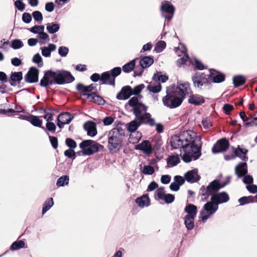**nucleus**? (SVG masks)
<instances>
[{"label":"nucleus","instance_id":"b1692460","mask_svg":"<svg viewBox=\"0 0 257 257\" xmlns=\"http://www.w3.org/2000/svg\"><path fill=\"white\" fill-rule=\"evenodd\" d=\"M197 206L191 203L187 204L184 208V212L187 213L185 216L195 217L197 213Z\"/></svg>","mask_w":257,"mask_h":257},{"label":"nucleus","instance_id":"473e14b6","mask_svg":"<svg viewBox=\"0 0 257 257\" xmlns=\"http://www.w3.org/2000/svg\"><path fill=\"white\" fill-rule=\"evenodd\" d=\"M152 79L155 81L165 83L168 80L169 77L166 75H163L161 71H157L156 73L154 74Z\"/></svg>","mask_w":257,"mask_h":257},{"label":"nucleus","instance_id":"1a4fd4ad","mask_svg":"<svg viewBox=\"0 0 257 257\" xmlns=\"http://www.w3.org/2000/svg\"><path fill=\"white\" fill-rule=\"evenodd\" d=\"M229 142L226 138L218 140L212 148V152L217 154L225 152L229 148Z\"/></svg>","mask_w":257,"mask_h":257},{"label":"nucleus","instance_id":"e2e57ef3","mask_svg":"<svg viewBox=\"0 0 257 257\" xmlns=\"http://www.w3.org/2000/svg\"><path fill=\"white\" fill-rule=\"evenodd\" d=\"M49 139L52 147L54 149H56L58 146V139L56 137L49 136Z\"/></svg>","mask_w":257,"mask_h":257},{"label":"nucleus","instance_id":"f257e3e1","mask_svg":"<svg viewBox=\"0 0 257 257\" xmlns=\"http://www.w3.org/2000/svg\"><path fill=\"white\" fill-rule=\"evenodd\" d=\"M201 137L193 131L181 130L178 134V149L183 161L189 163L202 155Z\"/></svg>","mask_w":257,"mask_h":257},{"label":"nucleus","instance_id":"aec40b11","mask_svg":"<svg viewBox=\"0 0 257 257\" xmlns=\"http://www.w3.org/2000/svg\"><path fill=\"white\" fill-rule=\"evenodd\" d=\"M132 95H133L132 87L126 85L121 88L120 91L116 94V98L118 100H126Z\"/></svg>","mask_w":257,"mask_h":257},{"label":"nucleus","instance_id":"ddd939ff","mask_svg":"<svg viewBox=\"0 0 257 257\" xmlns=\"http://www.w3.org/2000/svg\"><path fill=\"white\" fill-rule=\"evenodd\" d=\"M231 179V176H227L225 178V180L222 182H220L219 180L215 179L210 182L208 185H209V189H210L211 191H219L228 184L230 182Z\"/></svg>","mask_w":257,"mask_h":257},{"label":"nucleus","instance_id":"2f4dec72","mask_svg":"<svg viewBox=\"0 0 257 257\" xmlns=\"http://www.w3.org/2000/svg\"><path fill=\"white\" fill-rule=\"evenodd\" d=\"M136 60L137 59H134L123 65L122 67V71L126 73L132 71L136 66Z\"/></svg>","mask_w":257,"mask_h":257},{"label":"nucleus","instance_id":"a19ab883","mask_svg":"<svg viewBox=\"0 0 257 257\" xmlns=\"http://www.w3.org/2000/svg\"><path fill=\"white\" fill-rule=\"evenodd\" d=\"M25 243L22 240H20L14 242L10 246V250L14 251L17 250L25 247Z\"/></svg>","mask_w":257,"mask_h":257},{"label":"nucleus","instance_id":"680f3d73","mask_svg":"<svg viewBox=\"0 0 257 257\" xmlns=\"http://www.w3.org/2000/svg\"><path fill=\"white\" fill-rule=\"evenodd\" d=\"M95 126H96V123L91 120L86 121L83 124V128L86 132Z\"/></svg>","mask_w":257,"mask_h":257},{"label":"nucleus","instance_id":"a211bd4d","mask_svg":"<svg viewBox=\"0 0 257 257\" xmlns=\"http://www.w3.org/2000/svg\"><path fill=\"white\" fill-rule=\"evenodd\" d=\"M184 177L185 180L190 183H194L199 181L201 178L198 174V170L194 168L185 173Z\"/></svg>","mask_w":257,"mask_h":257},{"label":"nucleus","instance_id":"393cba45","mask_svg":"<svg viewBox=\"0 0 257 257\" xmlns=\"http://www.w3.org/2000/svg\"><path fill=\"white\" fill-rule=\"evenodd\" d=\"M154 57L152 56H144L140 61V65L142 69L149 67L154 63Z\"/></svg>","mask_w":257,"mask_h":257},{"label":"nucleus","instance_id":"6e6552de","mask_svg":"<svg viewBox=\"0 0 257 257\" xmlns=\"http://www.w3.org/2000/svg\"><path fill=\"white\" fill-rule=\"evenodd\" d=\"M121 72L120 67H115L109 71L104 72L102 73L103 80H106L107 84L114 86L115 79L119 76Z\"/></svg>","mask_w":257,"mask_h":257},{"label":"nucleus","instance_id":"ea45409f","mask_svg":"<svg viewBox=\"0 0 257 257\" xmlns=\"http://www.w3.org/2000/svg\"><path fill=\"white\" fill-rule=\"evenodd\" d=\"M54 202L52 198H49L44 202L42 208V214H44L53 205Z\"/></svg>","mask_w":257,"mask_h":257},{"label":"nucleus","instance_id":"603ef678","mask_svg":"<svg viewBox=\"0 0 257 257\" xmlns=\"http://www.w3.org/2000/svg\"><path fill=\"white\" fill-rule=\"evenodd\" d=\"M138 96H134L130 98V99L127 102V104L129 106L134 107L140 105V103L141 102H140L139 100Z\"/></svg>","mask_w":257,"mask_h":257},{"label":"nucleus","instance_id":"69168bd1","mask_svg":"<svg viewBox=\"0 0 257 257\" xmlns=\"http://www.w3.org/2000/svg\"><path fill=\"white\" fill-rule=\"evenodd\" d=\"M222 109L225 114L228 115L230 114V111L233 109V106L229 103H225L223 105Z\"/></svg>","mask_w":257,"mask_h":257},{"label":"nucleus","instance_id":"f704fd0d","mask_svg":"<svg viewBox=\"0 0 257 257\" xmlns=\"http://www.w3.org/2000/svg\"><path fill=\"white\" fill-rule=\"evenodd\" d=\"M239 205L243 206L249 203H255V200L252 196H243L238 200Z\"/></svg>","mask_w":257,"mask_h":257},{"label":"nucleus","instance_id":"052dcab7","mask_svg":"<svg viewBox=\"0 0 257 257\" xmlns=\"http://www.w3.org/2000/svg\"><path fill=\"white\" fill-rule=\"evenodd\" d=\"M45 128L46 131H48L49 132L54 133L56 129V126L54 122L51 121H48L46 123Z\"/></svg>","mask_w":257,"mask_h":257},{"label":"nucleus","instance_id":"7ed1b4c3","mask_svg":"<svg viewBox=\"0 0 257 257\" xmlns=\"http://www.w3.org/2000/svg\"><path fill=\"white\" fill-rule=\"evenodd\" d=\"M203 196L201 199V201L205 202L208 201L209 197L211 198L218 205L227 202L230 197L228 194L225 191L219 192V191H211L209 189V185L205 186L202 185L198 193V197Z\"/></svg>","mask_w":257,"mask_h":257},{"label":"nucleus","instance_id":"4c0bfd02","mask_svg":"<svg viewBox=\"0 0 257 257\" xmlns=\"http://www.w3.org/2000/svg\"><path fill=\"white\" fill-rule=\"evenodd\" d=\"M55 111V109L52 107H47L46 112H45L43 117L47 121L53 120Z\"/></svg>","mask_w":257,"mask_h":257},{"label":"nucleus","instance_id":"5fc2aeb1","mask_svg":"<svg viewBox=\"0 0 257 257\" xmlns=\"http://www.w3.org/2000/svg\"><path fill=\"white\" fill-rule=\"evenodd\" d=\"M58 54L62 57H66L69 53V49L66 46H60L58 48Z\"/></svg>","mask_w":257,"mask_h":257},{"label":"nucleus","instance_id":"0e129e2a","mask_svg":"<svg viewBox=\"0 0 257 257\" xmlns=\"http://www.w3.org/2000/svg\"><path fill=\"white\" fill-rule=\"evenodd\" d=\"M167 164L171 166L177 165V156H171L167 159Z\"/></svg>","mask_w":257,"mask_h":257},{"label":"nucleus","instance_id":"6ab92c4d","mask_svg":"<svg viewBox=\"0 0 257 257\" xmlns=\"http://www.w3.org/2000/svg\"><path fill=\"white\" fill-rule=\"evenodd\" d=\"M135 149L140 150L147 155L151 154L153 153L152 146L149 140H144L141 143L135 146Z\"/></svg>","mask_w":257,"mask_h":257},{"label":"nucleus","instance_id":"0eeeda50","mask_svg":"<svg viewBox=\"0 0 257 257\" xmlns=\"http://www.w3.org/2000/svg\"><path fill=\"white\" fill-rule=\"evenodd\" d=\"M178 57H180L178 59V66L186 65L187 62H189L190 64H193V61L189 56L186 45L181 42H179L178 45Z\"/></svg>","mask_w":257,"mask_h":257},{"label":"nucleus","instance_id":"09e8293b","mask_svg":"<svg viewBox=\"0 0 257 257\" xmlns=\"http://www.w3.org/2000/svg\"><path fill=\"white\" fill-rule=\"evenodd\" d=\"M32 61L34 63L37 64L39 67H42L43 66L42 58L39 53H37L33 56Z\"/></svg>","mask_w":257,"mask_h":257},{"label":"nucleus","instance_id":"a878e982","mask_svg":"<svg viewBox=\"0 0 257 257\" xmlns=\"http://www.w3.org/2000/svg\"><path fill=\"white\" fill-rule=\"evenodd\" d=\"M136 202L140 207L143 208L145 206L148 207L150 205V199L148 195H143L136 199Z\"/></svg>","mask_w":257,"mask_h":257},{"label":"nucleus","instance_id":"cd10ccee","mask_svg":"<svg viewBox=\"0 0 257 257\" xmlns=\"http://www.w3.org/2000/svg\"><path fill=\"white\" fill-rule=\"evenodd\" d=\"M232 81L234 86L236 88L245 84L246 78L241 75H235L233 77Z\"/></svg>","mask_w":257,"mask_h":257},{"label":"nucleus","instance_id":"39448f33","mask_svg":"<svg viewBox=\"0 0 257 257\" xmlns=\"http://www.w3.org/2000/svg\"><path fill=\"white\" fill-rule=\"evenodd\" d=\"M116 131H109L108 135V149L114 152L119 151L122 143V138L117 136Z\"/></svg>","mask_w":257,"mask_h":257},{"label":"nucleus","instance_id":"c85d7f7f","mask_svg":"<svg viewBox=\"0 0 257 257\" xmlns=\"http://www.w3.org/2000/svg\"><path fill=\"white\" fill-rule=\"evenodd\" d=\"M74 117L70 112H62L59 114L57 117V119L64 122L66 124H69L73 119Z\"/></svg>","mask_w":257,"mask_h":257},{"label":"nucleus","instance_id":"423d86ee","mask_svg":"<svg viewBox=\"0 0 257 257\" xmlns=\"http://www.w3.org/2000/svg\"><path fill=\"white\" fill-rule=\"evenodd\" d=\"M79 147L85 149L87 156L92 155L99 151L100 149L102 150L104 148L102 145L91 140L83 141L79 144Z\"/></svg>","mask_w":257,"mask_h":257},{"label":"nucleus","instance_id":"f3484780","mask_svg":"<svg viewBox=\"0 0 257 257\" xmlns=\"http://www.w3.org/2000/svg\"><path fill=\"white\" fill-rule=\"evenodd\" d=\"M140 125L142 124H149L151 126H155V119L151 117V115L149 112H145L144 114H141L135 118Z\"/></svg>","mask_w":257,"mask_h":257},{"label":"nucleus","instance_id":"8fccbe9b","mask_svg":"<svg viewBox=\"0 0 257 257\" xmlns=\"http://www.w3.org/2000/svg\"><path fill=\"white\" fill-rule=\"evenodd\" d=\"M65 145L69 149H74L77 147L76 142L72 138H66L65 139Z\"/></svg>","mask_w":257,"mask_h":257},{"label":"nucleus","instance_id":"f8f14e48","mask_svg":"<svg viewBox=\"0 0 257 257\" xmlns=\"http://www.w3.org/2000/svg\"><path fill=\"white\" fill-rule=\"evenodd\" d=\"M209 72L210 74L208 75V79H209V82L220 83L225 79V74L215 69H209Z\"/></svg>","mask_w":257,"mask_h":257},{"label":"nucleus","instance_id":"864d4df0","mask_svg":"<svg viewBox=\"0 0 257 257\" xmlns=\"http://www.w3.org/2000/svg\"><path fill=\"white\" fill-rule=\"evenodd\" d=\"M74 149H68L64 151V155L69 159H71L73 160L76 158V153L74 150Z\"/></svg>","mask_w":257,"mask_h":257},{"label":"nucleus","instance_id":"6e6d98bb","mask_svg":"<svg viewBox=\"0 0 257 257\" xmlns=\"http://www.w3.org/2000/svg\"><path fill=\"white\" fill-rule=\"evenodd\" d=\"M164 187L159 188L155 192V196L158 197V199L163 200L165 195Z\"/></svg>","mask_w":257,"mask_h":257},{"label":"nucleus","instance_id":"2eb2a0df","mask_svg":"<svg viewBox=\"0 0 257 257\" xmlns=\"http://www.w3.org/2000/svg\"><path fill=\"white\" fill-rule=\"evenodd\" d=\"M218 205L210 198V201H207L204 205L201 210V214H204L205 212L210 213V215L214 214L218 210Z\"/></svg>","mask_w":257,"mask_h":257},{"label":"nucleus","instance_id":"9d476101","mask_svg":"<svg viewBox=\"0 0 257 257\" xmlns=\"http://www.w3.org/2000/svg\"><path fill=\"white\" fill-rule=\"evenodd\" d=\"M175 9L169 1H164L162 3L161 11L162 15L168 20L172 19Z\"/></svg>","mask_w":257,"mask_h":257},{"label":"nucleus","instance_id":"7c9ffc66","mask_svg":"<svg viewBox=\"0 0 257 257\" xmlns=\"http://www.w3.org/2000/svg\"><path fill=\"white\" fill-rule=\"evenodd\" d=\"M95 87L93 84H91L88 86H85L82 83H78L76 86V89L78 91H82L83 93L91 92L95 89Z\"/></svg>","mask_w":257,"mask_h":257},{"label":"nucleus","instance_id":"bf43d9fd","mask_svg":"<svg viewBox=\"0 0 257 257\" xmlns=\"http://www.w3.org/2000/svg\"><path fill=\"white\" fill-rule=\"evenodd\" d=\"M32 15L35 21L41 22L43 20V15L40 11H35L32 13Z\"/></svg>","mask_w":257,"mask_h":257},{"label":"nucleus","instance_id":"58836bf2","mask_svg":"<svg viewBox=\"0 0 257 257\" xmlns=\"http://www.w3.org/2000/svg\"><path fill=\"white\" fill-rule=\"evenodd\" d=\"M69 177L68 175H63L59 178L56 182V185L58 187H63L69 183Z\"/></svg>","mask_w":257,"mask_h":257},{"label":"nucleus","instance_id":"e433bc0d","mask_svg":"<svg viewBox=\"0 0 257 257\" xmlns=\"http://www.w3.org/2000/svg\"><path fill=\"white\" fill-rule=\"evenodd\" d=\"M46 29L50 34H53L59 30L60 25L54 23H48L47 24Z\"/></svg>","mask_w":257,"mask_h":257},{"label":"nucleus","instance_id":"a18cd8bd","mask_svg":"<svg viewBox=\"0 0 257 257\" xmlns=\"http://www.w3.org/2000/svg\"><path fill=\"white\" fill-rule=\"evenodd\" d=\"M166 47V43L164 41H159L158 42L154 48V51L157 53H160L162 52Z\"/></svg>","mask_w":257,"mask_h":257},{"label":"nucleus","instance_id":"5701e85b","mask_svg":"<svg viewBox=\"0 0 257 257\" xmlns=\"http://www.w3.org/2000/svg\"><path fill=\"white\" fill-rule=\"evenodd\" d=\"M23 79V73L21 71L12 72L9 82L12 86H16Z\"/></svg>","mask_w":257,"mask_h":257},{"label":"nucleus","instance_id":"13d9d810","mask_svg":"<svg viewBox=\"0 0 257 257\" xmlns=\"http://www.w3.org/2000/svg\"><path fill=\"white\" fill-rule=\"evenodd\" d=\"M155 172L154 168L150 165H145L144 167L143 173L145 175H152Z\"/></svg>","mask_w":257,"mask_h":257},{"label":"nucleus","instance_id":"de8ad7c7","mask_svg":"<svg viewBox=\"0 0 257 257\" xmlns=\"http://www.w3.org/2000/svg\"><path fill=\"white\" fill-rule=\"evenodd\" d=\"M147 88L149 91L153 93H157L161 91L162 86L160 83L155 86H152L149 84L147 86Z\"/></svg>","mask_w":257,"mask_h":257},{"label":"nucleus","instance_id":"49530a36","mask_svg":"<svg viewBox=\"0 0 257 257\" xmlns=\"http://www.w3.org/2000/svg\"><path fill=\"white\" fill-rule=\"evenodd\" d=\"M90 79L94 82H96L98 80H100L102 81V84H107L106 80H103L102 78V74L100 75L98 73H94L91 75Z\"/></svg>","mask_w":257,"mask_h":257},{"label":"nucleus","instance_id":"f03ea898","mask_svg":"<svg viewBox=\"0 0 257 257\" xmlns=\"http://www.w3.org/2000/svg\"><path fill=\"white\" fill-rule=\"evenodd\" d=\"M74 80V77L69 71L63 69L53 71L50 69L44 72V76L40 80V85L47 88L52 84H68Z\"/></svg>","mask_w":257,"mask_h":257},{"label":"nucleus","instance_id":"4d7b16f0","mask_svg":"<svg viewBox=\"0 0 257 257\" xmlns=\"http://www.w3.org/2000/svg\"><path fill=\"white\" fill-rule=\"evenodd\" d=\"M242 182L244 184L248 185L250 184H252L253 182V178L252 176L250 175H248L247 174L245 175L242 177Z\"/></svg>","mask_w":257,"mask_h":257},{"label":"nucleus","instance_id":"4468645a","mask_svg":"<svg viewBox=\"0 0 257 257\" xmlns=\"http://www.w3.org/2000/svg\"><path fill=\"white\" fill-rule=\"evenodd\" d=\"M39 70L35 67L30 68L25 76V81L27 83H34L39 80Z\"/></svg>","mask_w":257,"mask_h":257},{"label":"nucleus","instance_id":"bb28decb","mask_svg":"<svg viewBox=\"0 0 257 257\" xmlns=\"http://www.w3.org/2000/svg\"><path fill=\"white\" fill-rule=\"evenodd\" d=\"M30 122L33 126L41 128L45 132H46L45 127L42 126L43 120L39 118L38 116L30 114V118L29 120Z\"/></svg>","mask_w":257,"mask_h":257},{"label":"nucleus","instance_id":"9b49d317","mask_svg":"<svg viewBox=\"0 0 257 257\" xmlns=\"http://www.w3.org/2000/svg\"><path fill=\"white\" fill-rule=\"evenodd\" d=\"M188 90H190L189 82L178 84V107L181 105L186 95L189 94Z\"/></svg>","mask_w":257,"mask_h":257},{"label":"nucleus","instance_id":"4be33fe9","mask_svg":"<svg viewBox=\"0 0 257 257\" xmlns=\"http://www.w3.org/2000/svg\"><path fill=\"white\" fill-rule=\"evenodd\" d=\"M232 149L234 155L238 154V156H236V157L240 158L244 162H246L248 160V158L246 156L248 152L247 149L242 148L239 145H238L237 148L232 147Z\"/></svg>","mask_w":257,"mask_h":257},{"label":"nucleus","instance_id":"79ce46f5","mask_svg":"<svg viewBox=\"0 0 257 257\" xmlns=\"http://www.w3.org/2000/svg\"><path fill=\"white\" fill-rule=\"evenodd\" d=\"M24 112V109H22L21 110H15L13 108H9L8 109H0V114H6L8 116H11L15 115V113L16 112Z\"/></svg>","mask_w":257,"mask_h":257},{"label":"nucleus","instance_id":"774afa93","mask_svg":"<svg viewBox=\"0 0 257 257\" xmlns=\"http://www.w3.org/2000/svg\"><path fill=\"white\" fill-rule=\"evenodd\" d=\"M247 190L252 194H255L257 193V185L255 184H250L246 186Z\"/></svg>","mask_w":257,"mask_h":257},{"label":"nucleus","instance_id":"dca6fc26","mask_svg":"<svg viewBox=\"0 0 257 257\" xmlns=\"http://www.w3.org/2000/svg\"><path fill=\"white\" fill-rule=\"evenodd\" d=\"M188 91L189 93L190 94L188 100V102L189 104L195 106H199L205 103V100L203 96L199 94H193L190 88V90H188Z\"/></svg>","mask_w":257,"mask_h":257},{"label":"nucleus","instance_id":"37998d69","mask_svg":"<svg viewBox=\"0 0 257 257\" xmlns=\"http://www.w3.org/2000/svg\"><path fill=\"white\" fill-rule=\"evenodd\" d=\"M194 64L193 63L192 65H194V67L195 69L198 70H203L204 69H206L207 68V66L204 65L200 60L197 59L196 57L193 58Z\"/></svg>","mask_w":257,"mask_h":257},{"label":"nucleus","instance_id":"c03bdc74","mask_svg":"<svg viewBox=\"0 0 257 257\" xmlns=\"http://www.w3.org/2000/svg\"><path fill=\"white\" fill-rule=\"evenodd\" d=\"M145 86L144 84H141L135 86L134 89L132 88L133 95H136L141 98L142 96L140 95V93L142 92V90L145 88Z\"/></svg>","mask_w":257,"mask_h":257},{"label":"nucleus","instance_id":"c756f323","mask_svg":"<svg viewBox=\"0 0 257 257\" xmlns=\"http://www.w3.org/2000/svg\"><path fill=\"white\" fill-rule=\"evenodd\" d=\"M192 77L198 80L199 81H202L203 83L206 84H209V79H208V75L205 74L204 73L199 72H196Z\"/></svg>","mask_w":257,"mask_h":257},{"label":"nucleus","instance_id":"338daca9","mask_svg":"<svg viewBox=\"0 0 257 257\" xmlns=\"http://www.w3.org/2000/svg\"><path fill=\"white\" fill-rule=\"evenodd\" d=\"M16 8L20 11H23L25 9V4L21 0H17L15 2Z\"/></svg>","mask_w":257,"mask_h":257},{"label":"nucleus","instance_id":"72a5a7b5","mask_svg":"<svg viewBox=\"0 0 257 257\" xmlns=\"http://www.w3.org/2000/svg\"><path fill=\"white\" fill-rule=\"evenodd\" d=\"M195 218V217L184 216V224L187 230H191L194 228Z\"/></svg>","mask_w":257,"mask_h":257},{"label":"nucleus","instance_id":"412c9836","mask_svg":"<svg viewBox=\"0 0 257 257\" xmlns=\"http://www.w3.org/2000/svg\"><path fill=\"white\" fill-rule=\"evenodd\" d=\"M247 173V165L246 162H241L235 167V174L238 178H242Z\"/></svg>","mask_w":257,"mask_h":257},{"label":"nucleus","instance_id":"20e7f679","mask_svg":"<svg viewBox=\"0 0 257 257\" xmlns=\"http://www.w3.org/2000/svg\"><path fill=\"white\" fill-rule=\"evenodd\" d=\"M175 84L168 87L166 95L162 99L164 105L170 108L177 107V90H175Z\"/></svg>","mask_w":257,"mask_h":257},{"label":"nucleus","instance_id":"3c124183","mask_svg":"<svg viewBox=\"0 0 257 257\" xmlns=\"http://www.w3.org/2000/svg\"><path fill=\"white\" fill-rule=\"evenodd\" d=\"M23 45V43L20 39H14L12 41L11 47L16 50L22 48Z\"/></svg>","mask_w":257,"mask_h":257},{"label":"nucleus","instance_id":"c9c22d12","mask_svg":"<svg viewBox=\"0 0 257 257\" xmlns=\"http://www.w3.org/2000/svg\"><path fill=\"white\" fill-rule=\"evenodd\" d=\"M126 125L127 131L131 133L135 132L140 126L136 118L127 123Z\"/></svg>","mask_w":257,"mask_h":257}]
</instances>
